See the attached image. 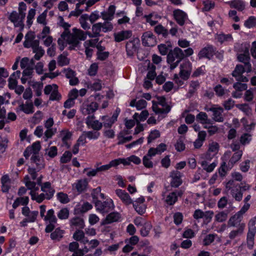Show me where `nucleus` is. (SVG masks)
Instances as JSON below:
<instances>
[{
	"instance_id": "f257e3e1",
	"label": "nucleus",
	"mask_w": 256,
	"mask_h": 256,
	"mask_svg": "<svg viewBox=\"0 0 256 256\" xmlns=\"http://www.w3.org/2000/svg\"><path fill=\"white\" fill-rule=\"evenodd\" d=\"M40 189L43 192L40 194L34 192H30V193L32 199L38 203H41L45 199L50 200L55 192L54 189L52 187L51 184L49 182H44L41 186Z\"/></svg>"
},
{
	"instance_id": "f03ea898",
	"label": "nucleus",
	"mask_w": 256,
	"mask_h": 256,
	"mask_svg": "<svg viewBox=\"0 0 256 256\" xmlns=\"http://www.w3.org/2000/svg\"><path fill=\"white\" fill-rule=\"evenodd\" d=\"M226 188L228 190H230V194L232 197L236 201H240L242 198V192L248 190L250 186L242 182L240 184L236 182L234 180H230L226 184Z\"/></svg>"
},
{
	"instance_id": "7ed1b4c3",
	"label": "nucleus",
	"mask_w": 256,
	"mask_h": 256,
	"mask_svg": "<svg viewBox=\"0 0 256 256\" xmlns=\"http://www.w3.org/2000/svg\"><path fill=\"white\" fill-rule=\"evenodd\" d=\"M184 58V51L178 47L170 50L167 56V62L170 64V69L175 68Z\"/></svg>"
},
{
	"instance_id": "20e7f679",
	"label": "nucleus",
	"mask_w": 256,
	"mask_h": 256,
	"mask_svg": "<svg viewBox=\"0 0 256 256\" xmlns=\"http://www.w3.org/2000/svg\"><path fill=\"white\" fill-rule=\"evenodd\" d=\"M86 32H84L80 29L76 28H72V32H69L67 38L68 44H73L74 46H78L80 40H84L86 38Z\"/></svg>"
},
{
	"instance_id": "39448f33",
	"label": "nucleus",
	"mask_w": 256,
	"mask_h": 256,
	"mask_svg": "<svg viewBox=\"0 0 256 256\" xmlns=\"http://www.w3.org/2000/svg\"><path fill=\"white\" fill-rule=\"evenodd\" d=\"M252 71V66L248 64L243 66L242 64H237L232 72V76L234 77L236 80L241 82H246L248 80V78L242 76L244 72H250Z\"/></svg>"
},
{
	"instance_id": "423d86ee",
	"label": "nucleus",
	"mask_w": 256,
	"mask_h": 256,
	"mask_svg": "<svg viewBox=\"0 0 256 256\" xmlns=\"http://www.w3.org/2000/svg\"><path fill=\"white\" fill-rule=\"evenodd\" d=\"M95 206L97 210L103 214H108L114 208V205L112 200H107L106 201L102 202L100 200H96L95 202Z\"/></svg>"
},
{
	"instance_id": "0eeeda50",
	"label": "nucleus",
	"mask_w": 256,
	"mask_h": 256,
	"mask_svg": "<svg viewBox=\"0 0 256 256\" xmlns=\"http://www.w3.org/2000/svg\"><path fill=\"white\" fill-rule=\"evenodd\" d=\"M120 112V108H117L112 117L108 116H104L101 117L102 126L104 128H110L113 124L117 121L118 117Z\"/></svg>"
},
{
	"instance_id": "6e6552de",
	"label": "nucleus",
	"mask_w": 256,
	"mask_h": 256,
	"mask_svg": "<svg viewBox=\"0 0 256 256\" xmlns=\"http://www.w3.org/2000/svg\"><path fill=\"white\" fill-rule=\"evenodd\" d=\"M240 48L242 49L240 52L242 53L237 54L238 60L244 64L243 66L247 65L248 64L251 66V64L250 62V56L249 54L248 47L246 44H241Z\"/></svg>"
},
{
	"instance_id": "1a4fd4ad",
	"label": "nucleus",
	"mask_w": 256,
	"mask_h": 256,
	"mask_svg": "<svg viewBox=\"0 0 256 256\" xmlns=\"http://www.w3.org/2000/svg\"><path fill=\"white\" fill-rule=\"evenodd\" d=\"M192 70V64L188 60H184L180 65L179 76L183 80H188Z\"/></svg>"
},
{
	"instance_id": "9d476101",
	"label": "nucleus",
	"mask_w": 256,
	"mask_h": 256,
	"mask_svg": "<svg viewBox=\"0 0 256 256\" xmlns=\"http://www.w3.org/2000/svg\"><path fill=\"white\" fill-rule=\"evenodd\" d=\"M216 48L211 44H208L202 48L198 54L199 59L206 58L210 60L216 54Z\"/></svg>"
},
{
	"instance_id": "9b49d317",
	"label": "nucleus",
	"mask_w": 256,
	"mask_h": 256,
	"mask_svg": "<svg viewBox=\"0 0 256 256\" xmlns=\"http://www.w3.org/2000/svg\"><path fill=\"white\" fill-rule=\"evenodd\" d=\"M142 44L144 46H154L156 44V39L152 32H144L142 36Z\"/></svg>"
},
{
	"instance_id": "f8f14e48",
	"label": "nucleus",
	"mask_w": 256,
	"mask_h": 256,
	"mask_svg": "<svg viewBox=\"0 0 256 256\" xmlns=\"http://www.w3.org/2000/svg\"><path fill=\"white\" fill-rule=\"evenodd\" d=\"M98 104L96 102L83 103L80 107V110L84 115L90 116L94 115V112L98 110Z\"/></svg>"
},
{
	"instance_id": "ddd939ff",
	"label": "nucleus",
	"mask_w": 256,
	"mask_h": 256,
	"mask_svg": "<svg viewBox=\"0 0 256 256\" xmlns=\"http://www.w3.org/2000/svg\"><path fill=\"white\" fill-rule=\"evenodd\" d=\"M204 110L207 112H213L212 118L216 122H222L224 118L222 116V113L224 112L223 108L221 107H217L213 106L212 107L206 106Z\"/></svg>"
},
{
	"instance_id": "4468645a",
	"label": "nucleus",
	"mask_w": 256,
	"mask_h": 256,
	"mask_svg": "<svg viewBox=\"0 0 256 256\" xmlns=\"http://www.w3.org/2000/svg\"><path fill=\"white\" fill-rule=\"evenodd\" d=\"M242 216L238 213L231 216L228 222V227H236V228H244L245 224L242 221Z\"/></svg>"
},
{
	"instance_id": "2eb2a0df",
	"label": "nucleus",
	"mask_w": 256,
	"mask_h": 256,
	"mask_svg": "<svg viewBox=\"0 0 256 256\" xmlns=\"http://www.w3.org/2000/svg\"><path fill=\"white\" fill-rule=\"evenodd\" d=\"M94 115L88 116L86 119V124L89 128H91L94 130L98 131L101 130L102 127V124L98 120H94Z\"/></svg>"
},
{
	"instance_id": "dca6fc26",
	"label": "nucleus",
	"mask_w": 256,
	"mask_h": 256,
	"mask_svg": "<svg viewBox=\"0 0 256 256\" xmlns=\"http://www.w3.org/2000/svg\"><path fill=\"white\" fill-rule=\"evenodd\" d=\"M170 176L172 178L170 186L172 187L178 188L182 184V174L178 170H174L170 174Z\"/></svg>"
},
{
	"instance_id": "f3484780",
	"label": "nucleus",
	"mask_w": 256,
	"mask_h": 256,
	"mask_svg": "<svg viewBox=\"0 0 256 256\" xmlns=\"http://www.w3.org/2000/svg\"><path fill=\"white\" fill-rule=\"evenodd\" d=\"M173 16L178 24L180 26H183L186 20L188 19L186 14L180 9H177L173 12Z\"/></svg>"
},
{
	"instance_id": "a211bd4d",
	"label": "nucleus",
	"mask_w": 256,
	"mask_h": 256,
	"mask_svg": "<svg viewBox=\"0 0 256 256\" xmlns=\"http://www.w3.org/2000/svg\"><path fill=\"white\" fill-rule=\"evenodd\" d=\"M121 215L118 212H112L108 214L102 222V225L110 224L120 220Z\"/></svg>"
},
{
	"instance_id": "6ab92c4d",
	"label": "nucleus",
	"mask_w": 256,
	"mask_h": 256,
	"mask_svg": "<svg viewBox=\"0 0 256 256\" xmlns=\"http://www.w3.org/2000/svg\"><path fill=\"white\" fill-rule=\"evenodd\" d=\"M256 216H254L251 218L248 222V232L247 234L246 240H254V236L256 233Z\"/></svg>"
},
{
	"instance_id": "aec40b11",
	"label": "nucleus",
	"mask_w": 256,
	"mask_h": 256,
	"mask_svg": "<svg viewBox=\"0 0 256 256\" xmlns=\"http://www.w3.org/2000/svg\"><path fill=\"white\" fill-rule=\"evenodd\" d=\"M152 109L156 114H166L170 111L171 106L170 105H156L154 104Z\"/></svg>"
},
{
	"instance_id": "412c9836",
	"label": "nucleus",
	"mask_w": 256,
	"mask_h": 256,
	"mask_svg": "<svg viewBox=\"0 0 256 256\" xmlns=\"http://www.w3.org/2000/svg\"><path fill=\"white\" fill-rule=\"evenodd\" d=\"M8 19L14 23L15 27L24 26V20L20 18V13L13 11L9 16Z\"/></svg>"
},
{
	"instance_id": "4be33fe9",
	"label": "nucleus",
	"mask_w": 256,
	"mask_h": 256,
	"mask_svg": "<svg viewBox=\"0 0 256 256\" xmlns=\"http://www.w3.org/2000/svg\"><path fill=\"white\" fill-rule=\"evenodd\" d=\"M31 162L36 164L37 171H40L44 167V162L42 156L38 155L32 154L30 158Z\"/></svg>"
},
{
	"instance_id": "5701e85b",
	"label": "nucleus",
	"mask_w": 256,
	"mask_h": 256,
	"mask_svg": "<svg viewBox=\"0 0 256 256\" xmlns=\"http://www.w3.org/2000/svg\"><path fill=\"white\" fill-rule=\"evenodd\" d=\"M116 193L125 204L128 205L132 203V200L129 194L124 190L120 189L116 190Z\"/></svg>"
},
{
	"instance_id": "b1692460",
	"label": "nucleus",
	"mask_w": 256,
	"mask_h": 256,
	"mask_svg": "<svg viewBox=\"0 0 256 256\" xmlns=\"http://www.w3.org/2000/svg\"><path fill=\"white\" fill-rule=\"evenodd\" d=\"M70 224L71 228L82 229L84 226V222L83 218L79 216H75L70 220Z\"/></svg>"
},
{
	"instance_id": "393cba45",
	"label": "nucleus",
	"mask_w": 256,
	"mask_h": 256,
	"mask_svg": "<svg viewBox=\"0 0 256 256\" xmlns=\"http://www.w3.org/2000/svg\"><path fill=\"white\" fill-rule=\"evenodd\" d=\"M92 29V33L90 32H86V34L90 38H98L100 36V32L102 31L101 22H98L93 24Z\"/></svg>"
},
{
	"instance_id": "a878e982",
	"label": "nucleus",
	"mask_w": 256,
	"mask_h": 256,
	"mask_svg": "<svg viewBox=\"0 0 256 256\" xmlns=\"http://www.w3.org/2000/svg\"><path fill=\"white\" fill-rule=\"evenodd\" d=\"M132 36L131 30H123L115 34L114 40L116 42H120L130 38Z\"/></svg>"
},
{
	"instance_id": "bb28decb",
	"label": "nucleus",
	"mask_w": 256,
	"mask_h": 256,
	"mask_svg": "<svg viewBox=\"0 0 256 256\" xmlns=\"http://www.w3.org/2000/svg\"><path fill=\"white\" fill-rule=\"evenodd\" d=\"M58 25L62 27L64 30V31L61 34V37L62 38H66L70 32L69 28L70 27V25L68 23L64 22V18L62 16H58Z\"/></svg>"
},
{
	"instance_id": "cd10ccee",
	"label": "nucleus",
	"mask_w": 256,
	"mask_h": 256,
	"mask_svg": "<svg viewBox=\"0 0 256 256\" xmlns=\"http://www.w3.org/2000/svg\"><path fill=\"white\" fill-rule=\"evenodd\" d=\"M88 184L87 180L84 178L78 180L72 186L78 192H82L86 189Z\"/></svg>"
},
{
	"instance_id": "c85d7f7f",
	"label": "nucleus",
	"mask_w": 256,
	"mask_h": 256,
	"mask_svg": "<svg viewBox=\"0 0 256 256\" xmlns=\"http://www.w3.org/2000/svg\"><path fill=\"white\" fill-rule=\"evenodd\" d=\"M228 4L230 8H236L238 11L242 12L245 9V2L242 0H233L229 2Z\"/></svg>"
},
{
	"instance_id": "c756f323",
	"label": "nucleus",
	"mask_w": 256,
	"mask_h": 256,
	"mask_svg": "<svg viewBox=\"0 0 256 256\" xmlns=\"http://www.w3.org/2000/svg\"><path fill=\"white\" fill-rule=\"evenodd\" d=\"M242 151H238L233 154L228 162V167L230 169H231L234 165L240 160L242 156Z\"/></svg>"
},
{
	"instance_id": "7c9ffc66",
	"label": "nucleus",
	"mask_w": 256,
	"mask_h": 256,
	"mask_svg": "<svg viewBox=\"0 0 256 256\" xmlns=\"http://www.w3.org/2000/svg\"><path fill=\"white\" fill-rule=\"evenodd\" d=\"M219 146L216 142H212L209 145L208 150L206 155V160H210L211 158L210 155V153H212V156L216 154L218 150Z\"/></svg>"
},
{
	"instance_id": "2f4dec72",
	"label": "nucleus",
	"mask_w": 256,
	"mask_h": 256,
	"mask_svg": "<svg viewBox=\"0 0 256 256\" xmlns=\"http://www.w3.org/2000/svg\"><path fill=\"white\" fill-rule=\"evenodd\" d=\"M154 154H153L150 150L148 154L143 158L142 162L145 167L147 168H152L153 167V163L151 160V158L154 156Z\"/></svg>"
},
{
	"instance_id": "473e14b6",
	"label": "nucleus",
	"mask_w": 256,
	"mask_h": 256,
	"mask_svg": "<svg viewBox=\"0 0 256 256\" xmlns=\"http://www.w3.org/2000/svg\"><path fill=\"white\" fill-rule=\"evenodd\" d=\"M73 238L76 240L79 241L84 244L88 242V238L84 236V232L80 230H77L73 234Z\"/></svg>"
},
{
	"instance_id": "72a5a7b5",
	"label": "nucleus",
	"mask_w": 256,
	"mask_h": 256,
	"mask_svg": "<svg viewBox=\"0 0 256 256\" xmlns=\"http://www.w3.org/2000/svg\"><path fill=\"white\" fill-rule=\"evenodd\" d=\"M59 135L60 137L62 138L64 144L68 146V148L69 145L68 144V141L70 139L72 136V133L68 130H64L60 132Z\"/></svg>"
},
{
	"instance_id": "f704fd0d",
	"label": "nucleus",
	"mask_w": 256,
	"mask_h": 256,
	"mask_svg": "<svg viewBox=\"0 0 256 256\" xmlns=\"http://www.w3.org/2000/svg\"><path fill=\"white\" fill-rule=\"evenodd\" d=\"M20 70H17L15 72H14L9 78H8V87L10 89L14 90V88H16L17 86L18 82L17 80L14 78V76H15V74H16L18 78H19L20 75Z\"/></svg>"
},
{
	"instance_id": "c9c22d12",
	"label": "nucleus",
	"mask_w": 256,
	"mask_h": 256,
	"mask_svg": "<svg viewBox=\"0 0 256 256\" xmlns=\"http://www.w3.org/2000/svg\"><path fill=\"white\" fill-rule=\"evenodd\" d=\"M20 110L26 114H30L34 112V106L32 102H26L22 104L19 106Z\"/></svg>"
},
{
	"instance_id": "e433bc0d",
	"label": "nucleus",
	"mask_w": 256,
	"mask_h": 256,
	"mask_svg": "<svg viewBox=\"0 0 256 256\" xmlns=\"http://www.w3.org/2000/svg\"><path fill=\"white\" fill-rule=\"evenodd\" d=\"M200 164L204 170L208 172H210L213 171L216 168L217 163L214 162L210 164L206 160H204L202 161Z\"/></svg>"
},
{
	"instance_id": "4c0bfd02",
	"label": "nucleus",
	"mask_w": 256,
	"mask_h": 256,
	"mask_svg": "<svg viewBox=\"0 0 256 256\" xmlns=\"http://www.w3.org/2000/svg\"><path fill=\"white\" fill-rule=\"evenodd\" d=\"M200 86V84L198 81H192L190 84V89L186 94V97L190 98L195 93L197 89Z\"/></svg>"
},
{
	"instance_id": "58836bf2",
	"label": "nucleus",
	"mask_w": 256,
	"mask_h": 256,
	"mask_svg": "<svg viewBox=\"0 0 256 256\" xmlns=\"http://www.w3.org/2000/svg\"><path fill=\"white\" fill-rule=\"evenodd\" d=\"M29 202L28 196L20 197L17 198L12 204V208L15 209L19 206L20 204L26 206Z\"/></svg>"
},
{
	"instance_id": "ea45409f",
	"label": "nucleus",
	"mask_w": 256,
	"mask_h": 256,
	"mask_svg": "<svg viewBox=\"0 0 256 256\" xmlns=\"http://www.w3.org/2000/svg\"><path fill=\"white\" fill-rule=\"evenodd\" d=\"M35 38L34 34L32 32H28L25 36V40L24 42V46L26 48L32 47V42Z\"/></svg>"
},
{
	"instance_id": "a19ab883",
	"label": "nucleus",
	"mask_w": 256,
	"mask_h": 256,
	"mask_svg": "<svg viewBox=\"0 0 256 256\" xmlns=\"http://www.w3.org/2000/svg\"><path fill=\"white\" fill-rule=\"evenodd\" d=\"M196 120L202 124L210 123V120L208 118L207 114L204 112H199L196 116Z\"/></svg>"
},
{
	"instance_id": "79ce46f5",
	"label": "nucleus",
	"mask_w": 256,
	"mask_h": 256,
	"mask_svg": "<svg viewBox=\"0 0 256 256\" xmlns=\"http://www.w3.org/2000/svg\"><path fill=\"white\" fill-rule=\"evenodd\" d=\"M148 69V71L146 75L147 78L150 80H154L156 75V66L149 62Z\"/></svg>"
},
{
	"instance_id": "37998d69",
	"label": "nucleus",
	"mask_w": 256,
	"mask_h": 256,
	"mask_svg": "<svg viewBox=\"0 0 256 256\" xmlns=\"http://www.w3.org/2000/svg\"><path fill=\"white\" fill-rule=\"evenodd\" d=\"M64 230L60 228H56L54 232L51 233L50 238L52 240H60L62 237Z\"/></svg>"
},
{
	"instance_id": "c03bdc74",
	"label": "nucleus",
	"mask_w": 256,
	"mask_h": 256,
	"mask_svg": "<svg viewBox=\"0 0 256 256\" xmlns=\"http://www.w3.org/2000/svg\"><path fill=\"white\" fill-rule=\"evenodd\" d=\"M217 40L220 43H223L225 42H232L233 38L231 34L222 33L218 36Z\"/></svg>"
},
{
	"instance_id": "a18cd8bd",
	"label": "nucleus",
	"mask_w": 256,
	"mask_h": 256,
	"mask_svg": "<svg viewBox=\"0 0 256 256\" xmlns=\"http://www.w3.org/2000/svg\"><path fill=\"white\" fill-rule=\"evenodd\" d=\"M155 32L158 34H162L164 38H166L168 35V32L162 25L158 24L154 28Z\"/></svg>"
},
{
	"instance_id": "49530a36",
	"label": "nucleus",
	"mask_w": 256,
	"mask_h": 256,
	"mask_svg": "<svg viewBox=\"0 0 256 256\" xmlns=\"http://www.w3.org/2000/svg\"><path fill=\"white\" fill-rule=\"evenodd\" d=\"M45 220H48L50 222L56 223L57 218L54 214V210L52 209L49 210L44 216Z\"/></svg>"
},
{
	"instance_id": "de8ad7c7",
	"label": "nucleus",
	"mask_w": 256,
	"mask_h": 256,
	"mask_svg": "<svg viewBox=\"0 0 256 256\" xmlns=\"http://www.w3.org/2000/svg\"><path fill=\"white\" fill-rule=\"evenodd\" d=\"M244 228H237L236 230H232L229 234L228 237L230 240H234L236 238L241 236L244 231Z\"/></svg>"
},
{
	"instance_id": "09e8293b",
	"label": "nucleus",
	"mask_w": 256,
	"mask_h": 256,
	"mask_svg": "<svg viewBox=\"0 0 256 256\" xmlns=\"http://www.w3.org/2000/svg\"><path fill=\"white\" fill-rule=\"evenodd\" d=\"M54 88L50 94V100H59L61 98V95L58 90V86L56 84H53Z\"/></svg>"
},
{
	"instance_id": "8fccbe9b",
	"label": "nucleus",
	"mask_w": 256,
	"mask_h": 256,
	"mask_svg": "<svg viewBox=\"0 0 256 256\" xmlns=\"http://www.w3.org/2000/svg\"><path fill=\"white\" fill-rule=\"evenodd\" d=\"M228 211L219 212L215 216V220L216 222H222L226 220L228 218Z\"/></svg>"
},
{
	"instance_id": "3c124183",
	"label": "nucleus",
	"mask_w": 256,
	"mask_h": 256,
	"mask_svg": "<svg viewBox=\"0 0 256 256\" xmlns=\"http://www.w3.org/2000/svg\"><path fill=\"white\" fill-rule=\"evenodd\" d=\"M178 200L174 192L170 193L166 196L165 202L170 206L174 205Z\"/></svg>"
},
{
	"instance_id": "603ef678",
	"label": "nucleus",
	"mask_w": 256,
	"mask_h": 256,
	"mask_svg": "<svg viewBox=\"0 0 256 256\" xmlns=\"http://www.w3.org/2000/svg\"><path fill=\"white\" fill-rule=\"evenodd\" d=\"M166 144L161 143L156 148H150V150L156 155L158 154H161L165 151L166 150Z\"/></svg>"
},
{
	"instance_id": "864d4df0",
	"label": "nucleus",
	"mask_w": 256,
	"mask_h": 256,
	"mask_svg": "<svg viewBox=\"0 0 256 256\" xmlns=\"http://www.w3.org/2000/svg\"><path fill=\"white\" fill-rule=\"evenodd\" d=\"M244 26L248 28H253L256 26V18L250 16L244 22Z\"/></svg>"
},
{
	"instance_id": "5fc2aeb1",
	"label": "nucleus",
	"mask_w": 256,
	"mask_h": 256,
	"mask_svg": "<svg viewBox=\"0 0 256 256\" xmlns=\"http://www.w3.org/2000/svg\"><path fill=\"white\" fill-rule=\"evenodd\" d=\"M57 216L60 220L67 219L69 216V210L66 208H62L58 212Z\"/></svg>"
},
{
	"instance_id": "6e6d98bb",
	"label": "nucleus",
	"mask_w": 256,
	"mask_h": 256,
	"mask_svg": "<svg viewBox=\"0 0 256 256\" xmlns=\"http://www.w3.org/2000/svg\"><path fill=\"white\" fill-rule=\"evenodd\" d=\"M102 32H110L112 30L114 27L113 25L110 21L104 20V22L102 23Z\"/></svg>"
},
{
	"instance_id": "4d7b16f0",
	"label": "nucleus",
	"mask_w": 256,
	"mask_h": 256,
	"mask_svg": "<svg viewBox=\"0 0 256 256\" xmlns=\"http://www.w3.org/2000/svg\"><path fill=\"white\" fill-rule=\"evenodd\" d=\"M57 150H58L56 146H51L48 148L46 149L45 155H48L50 158H54L58 154Z\"/></svg>"
},
{
	"instance_id": "13d9d810",
	"label": "nucleus",
	"mask_w": 256,
	"mask_h": 256,
	"mask_svg": "<svg viewBox=\"0 0 256 256\" xmlns=\"http://www.w3.org/2000/svg\"><path fill=\"white\" fill-rule=\"evenodd\" d=\"M85 134L86 138L90 140H96L100 136L99 132L97 131H84V132Z\"/></svg>"
},
{
	"instance_id": "bf43d9fd",
	"label": "nucleus",
	"mask_w": 256,
	"mask_h": 256,
	"mask_svg": "<svg viewBox=\"0 0 256 256\" xmlns=\"http://www.w3.org/2000/svg\"><path fill=\"white\" fill-rule=\"evenodd\" d=\"M58 200L62 204H67L70 202V199L67 194L60 192L57 194Z\"/></svg>"
},
{
	"instance_id": "052dcab7",
	"label": "nucleus",
	"mask_w": 256,
	"mask_h": 256,
	"mask_svg": "<svg viewBox=\"0 0 256 256\" xmlns=\"http://www.w3.org/2000/svg\"><path fill=\"white\" fill-rule=\"evenodd\" d=\"M133 206L136 212L142 215L146 212V206L144 204H138L137 202L133 203Z\"/></svg>"
},
{
	"instance_id": "680f3d73",
	"label": "nucleus",
	"mask_w": 256,
	"mask_h": 256,
	"mask_svg": "<svg viewBox=\"0 0 256 256\" xmlns=\"http://www.w3.org/2000/svg\"><path fill=\"white\" fill-rule=\"evenodd\" d=\"M160 136V132L158 130H154L150 132L148 138V144L150 143L153 140Z\"/></svg>"
},
{
	"instance_id": "e2e57ef3",
	"label": "nucleus",
	"mask_w": 256,
	"mask_h": 256,
	"mask_svg": "<svg viewBox=\"0 0 256 256\" xmlns=\"http://www.w3.org/2000/svg\"><path fill=\"white\" fill-rule=\"evenodd\" d=\"M26 10V6L24 2H20L19 4L18 12L20 14V18L24 20L26 16V13L24 12Z\"/></svg>"
},
{
	"instance_id": "0e129e2a",
	"label": "nucleus",
	"mask_w": 256,
	"mask_h": 256,
	"mask_svg": "<svg viewBox=\"0 0 256 256\" xmlns=\"http://www.w3.org/2000/svg\"><path fill=\"white\" fill-rule=\"evenodd\" d=\"M56 132V129L48 128L46 130L44 133V136L43 138L44 141H47L48 139L50 138Z\"/></svg>"
},
{
	"instance_id": "69168bd1",
	"label": "nucleus",
	"mask_w": 256,
	"mask_h": 256,
	"mask_svg": "<svg viewBox=\"0 0 256 256\" xmlns=\"http://www.w3.org/2000/svg\"><path fill=\"white\" fill-rule=\"evenodd\" d=\"M72 156V154L70 151H66L62 154V156L60 158V162L62 163H67L68 162Z\"/></svg>"
},
{
	"instance_id": "338daca9",
	"label": "nucleus",
	"mask_w": 256,
	"mask_h": 256,
	"mask_svg": "<svg viewBox=\"0 0 256 256\" xmlns=\"http://www.w3.org/2000/svg\"><path fill=\"white\" fill-rule=\"evenodd\" d=\"M152 226L150 224L148 223L146 224L140 230V234L142 236H146L151 229Z\"/></svg>"
},
{
	"instance_id": "774afa93",
	"label": "nucleus",
	"mask_w": 256,
	"mask_h": 256,
	"mask_svg": "<svg viewBox=\"0 0 256 256\" xmlns=\"http://www.w3.org/2000/svg\"><path fill=\"white\" fill-rule=\"evenodd\" d=\"M175 148L178 152L183 151L185 149V145L184 143L182 138L180 137L174 145Z\"/></svg>"
}]
</instances>
